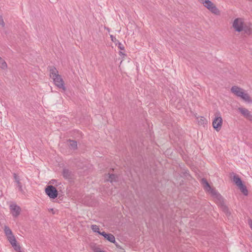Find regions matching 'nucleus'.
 Here are the masks:
<instances>
[{
    "label": "nucleus",
    "mask_w": 252,
    "mask_h": 252,
    "mask_svg": "<svg viewBox=\"0 0 252 252\" xmlns=\"http://www.w3.org/2000/svg\"><path fill=\"white\" fill-rule=\"evenodd\" d=\"M13 177H14V179L15 180V182L17 183V187L19 189V190L22 193H24L25 192L23 189L22 183L20 182V179L19 177L16 173L13 174Z\"/></svg>",
    "instance_id": "nucleus-9"
},
{
    "label": "nucleus",
    "mask_w": 252,
    "mask_h": 252,
    "mask_svg": "<svg viewBox=\"0 0 252 252\" xmlns=\"http://www.w3.org/2000/svg\"><path fill=\"white\" fill-rule=\"evenodd\" d=\"M238 187L244 195H247L248 194V189H247L246 186L243 185V183L238 186Z\"/></svg>",
    "instance_id": "nucleus-15"
},
{
    "label": "nucleus",
    "mask_w": 252,
    "mask_h": 252,
    "mask_svg": "<svg viewBox=\"0 0 252 252\" xmlns=\"http://www.w3.org/2000/svg\"><path fill=\"white\" fill-rule=\"evenodd\" d=\"M71 174V173L69 170L66 169H64L63 170V175L64 178H65V179L70 178Z\"/></svg>",
    "instance_id": "nucleus-17"
},
{
    "label": "nucleus",
    "mask_w": 252,
    "mask_h": 252,
    "mask_svg": "<svg viewBox=\"0 0 252 252\" xmlns=\"http://www.w3.org/2000/svg\"><path fill=\"white\" fill-rule=\"evenodd\" d=\"M49 70L50 72V76L52 78L59 75L58 71L54 66H49Z\"/></svg>",
    "instance_id": "nucleus-12"
},
{
    "label": "nucleus",
    "mask_w": 252,
    "mask_h": 252,
    "mask_svg": "<svg viewBox=\"0 0 252 252\" xmlns=\"http://www.w3.org/2000/svg\"><path fill=\"white\" fill-rule=\"evenodd\" d=\"M99 234L103 236L104 237H106L107 233H105L104 231H103L102 232L99 231V233H98Z\"/></svg>",
    "instance_id": "nucleus-30"
},
{
    "label": "nucleus",
    "mask_w": 252,
    "mask_h": 252,
    "mask_svg": "<svg viewBox=\"0 0 252 252\" xmlns=\"http://www.w3.org/2000/svg\"><path fill=\"white\" fill-rule=\"evenodd\" d=\"M114 244H115V245L116 246V247H119V246H118V245L117 244V243L116 242V243H114Z\"/></svg>",
    "instance_id": "nucleus-34"
},
{
    "label": "nucleus",
    "mask_w": 252,
    "mask_h": 252,
    "mask_svg": "<svg viewBox=\"0 0 252 252\" xmlns=\"http://www.w3.org/2000/svg\"><path fill=\"white\" fill-rule=\"evenodd\" d=\"M6 237L11 245H13V244H15V242H17V241L13 234Z\"/></svg>",
    "instance_id": "nucleus-20"
},
{
    "label": "nucleus",
    "mask_w": 252,
    "mask_h": 252,
    "mask_svg": "<svg viewBox=\"0 0 252 252\" xmlns=\"http://www.w3.org/2000/svg\"><path fill=\"white\" fill-rule=\"evenodd\" d=\"M233 181L235 183V184L238 186L241 184L242 183V180L240 178L238 177V176L234 175L233 178Z\"/></svg>",
    "instance_id": "nucleus-19"
},
{
    "label": "nucleus",
    "mask_w": 252,
    "mask_h": 252,
    "mask_svg": "<svg viewBox=\"0 0 252 252\" xmlns=\"http://www.w3.org/2000/svg\"><path fill=\"white\" fill-rule=\"evenodd\" d=\"M110 38H111V39L112 40V41H113V42H115V43H117L118 41H119L113 35H110Z\"/></svg>",
    "instance_id": "nucleus-28"
},
{
    "label": "nucleus",
    "mask_w": 252,
    "mask_h": 252,
    "mask_svg": "<svg viewBox=\"0 0 252 252\" xmlns=\"http://www.w3.org/2000/svg\"><path fill=\"white\" fill-rule=\"evenodd\" d=\"M201 182V184L203 185V186L204 187V189L206 190L209 191L210 189H211V186H210L208 182L205 179H204V178L202 179Z\"/></svg>",
    "instance_id": "nucleus-14"
},
{
    "label": "nucleus",
    "mask_w": 252,
    "mask_h": 252,
    "mask_svg": "<svg viewBox=\"0 0 252 252\" xmlns=\"http://www.w3.org/2000/svg\"><path fill=\"white\" fill-rule=\"evenodd\" d=\"M218 204L220 205V207L222 210V211L226 214V216H229L230 215V212L228 208L224 204L223 202V199L221 201L217 202Z\"/></svg>",
    "instance_id": "nucleus-10"
},
{
    "label": "nucleus",
    "mask_w": 252,
    "mask_h": 252,
    "mask_svg": "<svg viewBox=\"0 0 252 252\" xmlns=\"http://www.w3.org/2000/svg\"><path fill=\"white\" fill-rule=\"evenodd\" d=\"M91 228L94 232H97L98 233H99V228L98 226L95 224H93L91 225Z\"/></svg>",
    "instance_id": "nucleus-23"
},
{
    "label": "nucleus",
    "mask_w": 252,
    "mask_h": 252,
    "mask_svg": "<svg viewBox=\"0 0 252 252\" xmlns=\"http://www.w3.org/2000/svg\"><path fill=\"white\" fill-rule=\"evenodd\" d=\"M12 246L15 251H18V252L20 251L21 248L20 246L17 244V242H15V244Z\"/></svg>",
    "instance_id": "nucleus-25"
},
{
    "label": "nucleus",
    "mask_w": 252,
    "mask_h": 252,
    "mask_svg": "<svg viewBox=\"0 0 252 252\" xmlns=\"http://www.w3.org/2000/svg\"><path fill=\"white\" fill-rule=\"evenodd\" d=\"M238 110L246 119L250 121H252V115L247 109L239 107Z\"/></svg>",
    "instance_id": "nucleus-8"
},
{
    "label": "nucleus",
    "mask_w": 252,
    "mask_h": 252,
    "mask_svg": "<svg viewBox=\"0 0 252 252\" xmlns=\"http://www.w3.org/2000/svg\"><path fill=\"white\" fill-rule=\"evenodd\" d=\"M4 22L3 21L2 17L1 15H0V26H1L2 27H3L4 26Z\"/></svg>",
    "instance_id": "nucleus-29"
},
{
    "label": "nucleus",
    "mask_w": 252,
    "mask_h": 252,
    "mask_svg": "<svg viewBox=\"0 0 252 252\" xmlns=\"http://www.w3.org/2000/svg\"><path fill=\"white\" fill-rule=\"evenodd\" d=\"M222 119L220 113L215 114V118L214 119L212 125L213 128L217 131H219L222 127Z\"/></svg>",
    "instance_id": "nucleus-3"
},
{
    "label": "nucleus",
    "mask_w": 252,
    "mask_h": 252,
    "mask_svg": "<svg viewBox=\"0 0 252 252\" xmlns=\"http://www.w3.org/2000/svg\"><path fill=\"white\" fill-rule=\"evenodd\" d=\"M232 26L237 32H240L243 31L244 21L241 18H236L233 23Z\"/></svg>",
    "instance_id": "nucleus-6"
},
{
    "label": "nucleus",
    "mask_w": 252,
    "mask_h": 252,
    "mask_svg": "<svg viewBox=\"0 0 252 252\" xmlns=\"http://www.w3.org/2000/svg\"><path fill=\"white\" fill-rule=\"evenodd\" d=\"M231 92L237 97H240L243 100L248 103H252V100L248 94L245 91L237 86H232L230 89Z\"/></svg>",
    "instance_id": "nucleus-1"
},
{
    "label": "nucleus",
    "mask_w": 252,
    "mask_h": 252,
    "mask_svg": "<svg viewBox=\"0 0 252 252\" xmlns=\"http://www.w3.org/2000/svg\"><path fill=\"white\" fill-rule=\"evenodd\" d=\"M7 67L6 63L0 57V67L2 69H5L7 68Z\"/></svg>",
    "instance_id": "nucleus-21"
},
{
    "label": "nucleus",
    "mask_w": 252,
    "mask_h": 252,
    "mask_svg": "<svg viewBox=\"0 0 252 252\" xmlns=\"http://www.w3.org/2000/svg\"><path fill=\"white\" fill-rule=\"evenodd\" d=\"M118 44V48L121 50H125V47L124 45H123L121 43H120L119 41H118L117 43H116V45H117Z\"/></svg>",
    "instance_id": "nucleus-26"
},
{
    "label": "nucleus",
    "mask_w": 252,
    "mask_h": 252,
    "mask_svg": "<svg viewBox=\"0 0 252 252\" xmlns=\"http://www.w3.org/2000/svg\"><path fill=\"white\" fill-rule=\"evenodd\" d=\"M243 30L245 31V33H246L248 34H250L251 33V31L250 29L243 27Z\"/></svg>",
    "instance_id": "nucleus-27"
},
{
    "label": "nucleus",
    "mask_w": 252,
    "mask_h": 252,
    "mask_svg": "<svg viewBox=\"0 0 252 252\" xmlns=\"http://www.w3.org/2000/svg\"><path fill=\"white\" fill-rule=\"evenodd\" d=\"M206 119L203 117H201L199 120H198V123L199 125H203L205 124Z\"/></svg>",
    "instance_id": "nucleus-24"
},
{
    "label": "nucleus",
    "mask_w": 252,
    "mask_h": 252,
    "mask_svg": "<svg viewBox=\"0 0 252 252\" xmlns=\"http://www.w3.org/2000/svg\"><path fill=\"white\" fill-rule=\"evenodd\" d=\"M248 224L252 230V220L250 219L248 220Z\"/></svg>",
    "instance_id": "nucleus-31"
},
{
    "label": "nucleus",
    "mask_w": 252,
    "mask_h": 252,
    "mask_svg": "<svg viewBox=\"0 0 252 252\" xmlns=\"http://www.w3.org/2000/svg\"><path fill=\"white\" fill-rule=\"evenodd\" d=\"M119 55L121 56H126V54L125 53H124L122 51H120L119 52Z\"/></svg>",
    "instance_id": "nucleus-32"
},
{
    "label": "nucleus",
    "mask_w": 252,
    "mask_h": 252,
    "mask_svg": "<svg viewBox=\"0 0 252 252\" xmlns=\"http://www.w3.org/2000/svg\"><path fill=\"white\" fill-rule=\"evenodd\" d=\"M104 238L111 243H116L115 238L114 236L112 234H107L106 237Z\"/></svg>",
    "instance_id": "nucleus-18"
},
{
    "label": "nucleus",
    "mask_w": 252,
    "mask_h": 252,
    "mask_svg": "<svg viewBox=\"0 0 252 252\" xmlns=\"http://www.w3.org/2000/svg\"><path fill=\"white\" fill-rule=\"evenodd\" d=\"M19 252H21L19 251Z\"/></svg>",
    "instance_id": "nucleus-35"
},
{
    "label": "nucleus",
    "mask_w": 252,
    "mask_h": 252,
    "mask_svg": "<svg viewBox=\"0 0 252 252\" xmlns=\"http://www.w3.org/2000/svg\"><path fill=\"white\" fill-rule=\"evenodd\" d=\"M45 191L46 194L51 198L55 199L58 196V190L52 185L48 186L46 188Z\"/></svg>",
    "instance_id": "nucleus-4"
},
{
    "label": "nucleus",
    "mask_w": 252,
    "mask_h": 252,
    "mask_svg": "<svg viewBox=\"0 0 252 252\" xmlns=\"http://www.w3.org/2000/svg\"><path fill=\"white\" fill-rule=\"evenodd\" d=\"M209 191H210L212 195L217 200V202L222 201L223 197L216 190L211 188Z\"/></svg>",
    "instance_id": "nucleus-11"
},
{
    "label": "nucleus",
    "mask_w": 252,
    "mask_h": 252,
    "mask_svg": "<svg viewBox=\"0 0 252 252\" xmlns=\"http://www.w3.org/2000/svg\"><path fill=\"white\" fill-rule=\"evenodd\" d=\"M50 211H51L53 214H55V212L54 209L52 208L50 209Z\"/></svg>",
    "instance_id": "nucleus-33"
},
{
    "label": "nucleus",
    "mask_w": 252,
    "mask_h": 252,
    "mask_svg": "<svg viewBox=\"0 0 252 252\" xmlns=\"http://www.w3.org/2000/svg\"><path fill=\"white\" fill-rule=\"evenodd\" d=\"M67 141L69 142L68 146L70 149L75 150L77 149V143L76 141L69 139Z\"/></svg>",
    "instance_id": "nucleus-13"
},
{
    "label": "nucleus",
    "mask_w": 252,
    "mask_h": 252,
    "mask_svg": "<svg viewBox=\"0 0 252 252\" xmlns=\"http://www.w3.org/2000/svg\"><path fill=\"white\" fill-rule=\"evenodd\" d=\"M54 84L59 88L62 89L63 91L66 90L63 79L59 74L52 78Z\"/></svg>",
    "instance_id": "nucleus-5"
},
{
    "label": "nucleus",
    "mask_w": 252,
    "mask_h": 252,
    "mask_svg": "<svg viewBox=\"0 0 252 252\" xmlns=\"http://www.w3.org/2000/svg\"><path fill=\"white\" fill-rule=\"evenodd\" d=\"M11 213L14 218L18 217L21 212V208L16 204H12L10 205Z\"/></svg>",
    "instance_id": "nucleus-7"
},
{
    "label": "nucleus",
    "mask_w": 252,
    "mask_h": 252,
    "mask_svg": "<svg viewBox=\"0 0 252 252\" xmlns=\"http://www.w3.org/2000/svg\"><path fill=\"white\" fill-rule=\"evenodd\" d=\"M4 231L5 235L6 236L12 234L11 230L10 229V228L8 226H7L6 225H5L4 227Z\"/></svg>",
    "instance_id": "nucleus-22"
},
{
    "label": "nucleus",
    "mask_w": 252,
    "mask_h": 252,
    "mask_svg": "<svg viewBox=\"0 0 252 252\" xmlns=\"http://www.w3.org/2000/svg\"><path fill=\"white\" fill-rule=\"evenodd\" d=\"M108 179H106V181H109L111 183L117 181V176L113 174H108Z\"/></svg>",
    "instance_id": "nucleus-16"
},
{
    "label": "nucleus",
    "mask_w": 252,
    "mask_h": 252,
    "mask_svg": "<svg viewBox=\"0 0 252 252\" xmlns=\"http://www.w3.org/2000/svg\"><path fill=\"white\" fill-rule=\"evenodd\" d=\"M201 3H202L204 7L208 9L212 13L220 15V11L216 7L214 3L209 0H198Z\"/></svg>",
    "instance_id": "nucleus-2"
}]
</instances>
